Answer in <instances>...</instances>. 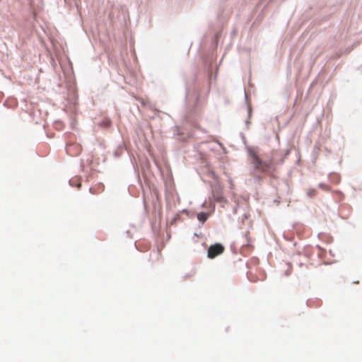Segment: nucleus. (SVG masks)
Wrapping results in <instances>:
<instances>
[{
  "mask_svg": "<svg viewBox=\"0 0 362 362\" xmlns=\"http://www.w3.org/2000/svg\"><path fill=\"white\" fill-rule=\"evenodd\" d=\"M225 250V247L220 243L211 245L207 251V257L209 259H214L221 255Z\"/></svg>",
  "mask_w": 362,
  "mask_h": 362,
  "instance_id": "nucleus-2",
  "label": "nucleus"
},
{
  "mask_svg": "<svg viewBox=\"0 0 362 362\" xmlns=\"http://www.w3.org/2000/svg\"><path fill=\"white\" fill-rule=\"evenodd\" d=\"M291 272H292V270H291V268H290V271H289V274H290Z\"/></svg>",
  "mask_w": 362,
  "mask_h": 362,
  "instance_id": "nucleus-12",
  "label": "nucleus"
},
{
  "mask_svg": "<svg viewBox=\"0 0 362 362\" xmlns=\"http://www.w3.org/2000/svg\"><path fill=\"white\" fill-rule=\"evenodd\" d=\"M252 159V163L255 168L260 172H267L272 167V162L271 160H262L260 158H259L256 155L253 156Z\"/></svg>",
  "mask_w": 362,
  "mask_h": 362,
  "instance_id": "nucleus-1",
  "label": "nucleus"
},
{
  "mask_svg": "<svg viewBox=\"0 0 362 362\" xmlns=\"http://www.w3.org/2000/svg\"><path fill=\"white\" fill-rule=\"evenodd\" d=\"M295 101H296V112L298 109V105H297V95L296 96Z\"/></svg>",
  "mask_w": 362,
  "mask_h": 362,
  "instance_id": "nucleus-9",
  "label": "nucleus"
},
{
  "mask_svg": "<svg viewBox=\"0 0 362 362\" xmlns=\"http://www.w3.org/2000/svg\"><path fill=\"white\" fill-rule=\"evenodd\" d=\"M328 177L330 181L334 183H339L340 181V176L336 173H330L328 175Z\"/></svg>",
  "mask_w": 362,
  "mask_h": 362,
  "instance_id": "nucleus-4",
  "label": "nucleus"
},
{
  "mask_svg": "<svg viewBox=\"0 0 362 362\" xmlns=\"http://www.w3.org/2000/svg\"><path fill=\"white\" fill-rule=\"evenodd\" d=\"M216 199L217 201L220 202V201H221V198L218 197H217Z\"/></svg>",
  "mask_w": 362,
  "mask_h": 362,
  "instance_id": "nucleus-11",
  "label": "nucleus"
},
{
  "mask_svg": "<svg viewBox=\"0 0 362 362\" xmlns=\"http://www.w3.org/2000/svg\"><path fill=\"white\" fill-rule=\"evenodd\" d=\"M244 238H245V243H243V247H252V238L250 235V233L248 231H247L245 234H244Z\"/></svg>",
  "mask_w": 362,
  "mask_h": 362,
  "instance_id": "nucleus-3",
  "label": "nucleus"
},
{
  "mask_svg": "<svg viewBox=\"0 0 362 362\" xmlns=\"http://www.w3.org/2000/svg\"><path fill=\"white\" fill-rule=\"evenodd\" d=\"M197 218L202 223H204L207 219V214L204 212L199 213L197 214Z\"/></svg>",
  "mask_w": 362,
  "mask_h": 362,
  "instance_id": "nucleus-5",
  "label": "nucleus"
},
{
  "mask_svg": "<svg viewBox=\"0 0 362 362\" xmlns=\"http://www.w3.org/2000/svg\"><path fill=\"white\" fill-rule=\"evenodd\" d=\"M303 265V263L300 262L299 266L301 267Z\"/></svg>",
  "mask_w": 362,
  "mask_h": 362,
  "instance_id": "nucleus-13",
  "label": "nucleus"
},
{
  "mask_svg": "<svg viewBox=\"0 0 362 362\" xmlns=\"http://www.w3.org/2000/svg\"><path fill=\"white\" fill-rule=\"evenodd\" d=\"M296 226H297V224L296 223ZM298 233H299V232H298V230H297V228H296V231H295L296 235V234L298 235Z\"/></svg>",
  "mask_w": 362,
  "mask_h": 362,
  "instance_id": "nucleus-10",
  "label": "nucleus"
},
{
  "mask_svg": "<svg viewBox=\"0 0 362 362\" xmlns=\"http://www.w3.org/2000/svg\"><path fill=\"white\" fill-rule=\"evenodd\" d=\"M319 187L321 188V189H323L326 191H329V187H327L325 184L321 182V183H319L318 185Z\"/></svg>",
  "mask_w": 362,
  "mask_h": 362,
  "instance_id": "nucleus-7",
  "label": "nucleus"
},
{
  "mask_svg": "<svg viewBox=\"0 0 362 362\" xmlns=\"http://www.w3.org/2000/svg\"><path fill=\"white\" fill-rule=\"evenodd\" d=\"M334 193L337 194H339L341 196V198L343 199L344 195L343 194V192L340 190H334Z\"/></svg>",
  "mask_w": 362,
  "mask_h": 362,
  "instance_id": "nucleus-8",
  "label": "nucleus"
},
{
  "mask_svg": "<svg viewBox=\"0 0 362 362\" xmlns=\"http://www.w3.org/2000/svg\"><path fill=\"white\" fill-rule=\"evenodd\" d=\"M317 193V190L315 189H310L307 192H306V196L311 199L313 198Z\"/></svg>",
  "mask_w": 362,
  "mask_h": 362,
  "instance_id": "nucleus-6",
  "label": "nucleus"
}]
</instances>
